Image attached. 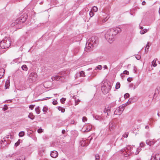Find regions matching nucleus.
I'll list each match as a JSON object with an SVG mask.
<instances>
[{
  "label": "nucleus",
  "instance_id": "f257e3e1",
  "mask_svg": "<svg viewBox=\"0 0 160 160\" xmlns=\"http://www.w3.org/2000/svg\"><path fill=\"white\" fill-rule=\"evenodd\" d=\"M121 31V29L118 27L111 28L105 34V38L109 43H112L114 40L115 36Z\"/></svg>",
  "mask_w": 160,
  "mask_h": 160
},
{
  "label": "nucleus",
  "instance_id": "f03ea898",
  "mask_svg": "<svg viewBox=\"0 0 160 160\" xmlns=\"http://www.w3.org/2000/svg\"><path fill=\"white\" fill-rule=\"evenodd\" d=\"M28 16L26 14L22 15L19 18L12 21L11 24L12 27L15 26L16 29L21 28L22 26V24L24 23L27 20Z\"/></svg>",
  "mask_w": 160,
  "mask_h": 160
},
{
  "label": "nucleus",
  "instance_id": "7ed1b4c3",
  "mask_svg": "<svg viewBox=\"0 0 160 160\" xmlns=\"http://www.w3.org/2000/svg\"><path fill=\"white\" fill-rule=\"evenodd\" d=\"M98 43V38L97 36H92L86 43V48L90 49L91 47H94Z\"/></svg>",
  "mask_w": 160,
  "mask_h": 160
},
{
  "label": "nucleus",
  "instance_id": "20e7f679",
  "mask_svg": "<svg viewBox=\"0 0 160 160\" xmlns=\"http://www.w3.org/2000/svg\"><path fill=\"white\" fill-rule=\"evenodd\" d=\"M11 45L9 38H6L0 42V48L2 49H5L9 48Z\"/></svg>",
  "mask_w": 160,
  "mask_h": 160
},
{
  "label": "nucleus",
  "instance_id": "39448f33",
  "mask_svg": "<svg viewBox=\"0 0 160 160\" xmlns=\"http://www.w3.org/2000/svg\"><path fill=\"white\" fill-rule=\"evenodd\" d=\"M37 74L35 72H32L30 74L29 80L32 82H35L37 80Z\"/></svg>",
  "mask_w": 160,
  "mask_h": 160
},
{
  "label": "nucleus",
  "instance_id": "423d86ee",
  "mask_svg": "<svg viewBox=\"0 0 160 160\" xmlns=\"http://www.w3.org/2000/svg\"><path fill=\"white\" fill-rule=\"evenodd\" d=\"M65 74V72H62L60 73H59V75L52 77V81H58L60 79V78L63 77L64 76Z\"/></svg>",
  "mask_w": 160,
  "mask_h": 160
},
{
  "label": "nucleus",
  "instance_id": "0eeeda50",
  "mask_svg": "<svg viewBox=\"0 0 160 160\" xmlns=\"http://www.w3.org/2000/svg\"><path fill=\"white\" fill-rule=\"evenodd\" d=\"M101 90L102 93L104 94L107 93L109 91V88L104 85L102 86Z\"/></svg>",
  "mask_w": 160,
  "mask_h": 160
},
{
  "label": "nucleus",
  "instance_id": "6e6552de",
  "mask_svg": "<svg viewBox=\"0 0 160 160\" xmlns=\"http://www.w3.org/2000/svg\"><path fill=\"white\" fill-rule=\"evenodd\" d=\"M115 127V123L113 122H110L108 125V128L110 131L113 130Z\"/></svg>",
  "mask_w": 160,
  "mask_h": 160
},
{
  "label": "nucleus",
  "instance_id": "1a4fd4ad",
  "mask_svg": "<svg viewBox=\"0 0 160 160\" xmlns=\"http://www.w3.org/2000/svg\"><path fill=\"white\" fill-rule=\"evenodd\" d=\"M122 110L120 109V107H119L117 108L114 112V114L115 115H120L122 113Z\"/></svg>",
  "mask_w": 160,
  "mask_h": 160
},
{
  "label": "nucleus",
  "instance_id": "9d476101",
  "mask_svg": "<svg viewBox=\"0 0 160 160\" xmlns=\"http://www.w3.org/2000/svg\"><path fill=\"white\" fill-rule=\"evenodd\" d=\"M151 160H160V154H155L152 157Z\"/></svg>",
  "mask_w": 160,
  "mask_h": 160
},
{
  "label": "nucleus",
  "instance_id": "9b49d317",
  "mask_svg": "<svg viewBox=\"0 0 160 160\" xmlns=\"http://www.w3.org/2000/svg\"><path fill=\"white\" fill-rule=\"evenodd\" d=\"M50 155L52 157L55 158L58 156V153L57 151H53L51 152Z\"/></svg>",
  "mask_w": 160,
  "mask_h": 160
},
{
  "label": "nucleus",
  "instance_id": "f8f14e48",
  "mask_svg": "<svg viewBox=\"0 0 160 160\" xmlns=\"http://www.w3.org/2000/svg\"><path fill=\"white\" fill-rule=\"evenodd\" d=\"M81 144L82 147H85L87 146L89 143L88 142V140L87 141H83L82 140L81 142Z\"/></svg>",
  "mask_w": 160,
  "mask_h": 160
},
{
  "label": "nucleus",
  "instance_id": "ddd939ff",
  "mask_svg": "<svg viewBox=\"0 0 160 160\" xmlns=\"http://www.w3.org/2000/svg\"><path fill=\"white\" fill-rule=\"evenodd\" d=\"M110 107L108 106L107 108L106 107L105 109L104 110V112H106L107 113V115L108 116L109 115V114L111 112L110 110Z\"/></svg>",
  "mask_w": 160,
  "mask_h": 160
},
{
  "label": "nucleus",
  "instance_id": "4468645a",
  "mask_svg": "<svg viewBox=\"0 0 160 160\" xmlns=\"http://www.w3.org/2000/svg\"><path fill=\"white\" fill-rule=\"evenodd\" d=\"M3 139H4V141L2 140L0 141V144L2 145V146L3 147H5L6 144L8 143L4 138H3Z\"/></svg>",
  "mask_w": 160,
  "mask_h": 160
},
{
  "label": "nucleus",
  "instance_id": "2eb2a0df",
  "mask_svg": "<svg viewBox=\"0 0 160 160\" xmlns=\"http://www.w3.org/2000/svg\"><path fill=\"white\" fill-rule=\"evenodd\" d=\"M146 143L147 145L151 146L153 145L155 143V142L153 141L147 140L146 141Z\"/></svg>",
  "mask_w": 160,
  "mask_h": 160
},
{
  "label": "nucleus",
  "instance_id": "dca6fc26",
  "mask_svg": "<svg viewBox=\"0 0 160 160\" xmlns=\"http://www.w3.org/2000/svg\"><path fill=\"white\" fill-rule=\"evenodd\" d=\"M34 116L32 113H30L28 116V117L32 120H33L34 118Z\"/></svg>",
  "mask_w": 160,
  "mask_h": 160
},
{
  "label": "nucleus",
  "instance_id": "f3484780",
  "mask_svg": "<svg viewBox=\"0 0 160 160\" xmlns=\"http://www.w3.org/2000/svg\"><path fill=\"white\" fill-rule=\"evenodd\" d=\"M158 61V59L156 58V59H154L152 62V65L153 67H156L157 65V64L156 63V61Z\"/></svg>",
  "mask_w": 160,
  "mask_h": 160
},
{
  "label": "nucleus",
  "instance_id": "a211bd4d",
  "mask_svg": "<svg viewBox=\"0 0 160 160\" xmlns=\"http://www.w3.org/2000/svg\"><path fill=\"white\" fill-rule=\"evenodd\" d=\"M4 70L2 68L0 69V79L2 78V77L4 75Z\"/></svg>",
  "mask_w": 160,
  "mask_h": 160
},
{
  "label": "nucleus",
  "instance_id": "6ab92c4d",
  "mask_svg": "<svg viewBox=\"0 0 160 160\" xmlns=\"http://www.w3.org/2000/svg\"><path fill=\"white\" fill-rule=\"evenodd\" d=\"M116 105V103L115 102H113L111 103L108 106L110 108H112L114 107Z\"/></svg>",
  "mask_w": 160,
  "mask_h": 160
},
{
  "label": "nucleus",
  "instance_id": "aec40b11",
  "mask_svg": "<svg viewBox=\"0 0 160 160\" xmlns=\"http://www.w3.org/2000/svg\"><path fill=\"white\" fill-rule=\"evenodd\" d=\"M35 110L37 114H39L40 113V111L39 109V107L35 108Z\"/></svg>",
  "mask_w": 160,
  "mask_h": 160
},
{
  "label": "nucleus",
  "instance_id": "412c9836",
  "mask_svg": "<svg viewBox=\"0 0 160 160\" xmlns=\"http://www.w3.org/2000/svg\"><path fill=\"white\" fill-rule=\"evenodd\" d=\"M48 110V107H46V106H44L43 107V108L42 109V111L43 112H44V113H46L47 112Z\"/></svg>",
  "mask_w": 160,
  "mask_h": 160
},
{
  "label": "nucleus",
  "instance_id": "4be33fe9",
  "mask_svg": "<svg viewBox=\"0 0 160 160\" xmlns=\"http://www.w3.org/2000/svg\"><path fill=\"white\" fill-rule=\"evenodd\" d=\"M58 109L59 111H61L62 112H64L65 111V110L64 108H62L60 106L58 107Z\"/></svg>",
  "mask_w": 160,
  "mask_h": 160
},
{
  "label": "nucleus",
  "instance_id": "5701e85b",
  "mask_svg": "<svg viewBox=\"0 0 160 160\" xmlns=\"http://www.w3.org/2000/svg\"><path fill=\"white\" fill-rule=\"evenodd\" d=\"M92 128V126L90 125H89L87 128L84 131V132H88Z\"/></svg>",
  "mask_w": 160,
  "mask_h": 160
},
{
  "label": "nucleus",
  "instance_id": "b1692460",
  "mask_svg": "<svg viewBox=\"0 0 160 160\" xmlns=\"http://www.w3.org/2000/svg\"><path fill=\"white\" fill-rule=\"evenodd\" d=\"M22 69L25 71H27L28 70V68L27 66L25 65H23L22 66Z\"/></svg>",
  "mask_w": 160,
  "mask_h": 160
},
{
  "label": "nucleus",
  "instance_id": "393cba45",
  "mask_svg": "<svg viewBox=\"0 0 160 160\" xmlns=\"http://www.w3.org/2000/svg\"><path fill=\"white\" fill-rule=\"evenodd\" d=\"M120 84L119 82H117L116 85V89H118L120 88Z\"/></svg>",
  "mask_w": 160,
  "mask_h": 160
},
{
  "label": "nucleus",
  "instance_id": "a878e982",
  "mask_svg": "<svg viewBox=\"0 0 160 160\" xmlns=\"http://www.w3.org/2000/svg\"><path fill=\"white\" fill-rule=\"evenodd\" d=\"M24 135V132L23 131L20 132L19 133V136L20 137H22Z\"/></svg>",
  "mask_w": 160,
  "mask_h": 160
},
{
  "label": "nucleus",
  "instance_id": "bb28decb",
  "mask_svg": "<svg viewBox=\"0 0 160 160\" xmlns=\"http://www.w3.org/2000/svg\"><path fill=\"white\" fill-rule=\"evenodd\" d=\"M80 77H84L85 76V75L84 74V73L83 71H81L80 72Z\"/></svg>",
  "mask_w": 160,
  "mask_h": 160
},
{
  "label": "nucleus",
  "instance_id": "cd10ccee",
  "mask_svg": "<svg viewBox=\"0 0 160 160\" xmlns=\"http://www.w3.org/2000/svg\"><path fill=\"white\" fill-rule=\"evenodd\" d=\"M95 160H100V157L98 154H97L95 156Z\"/></svg>",
  "mask_w": 160,
  "mask_h": 160
},
{
  "label": "nucleus",
  "instance_id": "c85d7f7f",
  "mask_svg": "<svg viewBox=\"0 0 160 160\" xmlns=\"http://www.w3.org/2000/svg\"><path fill=\"white\" fill-rule=\"evenodd\" d=\"M6 138L7 139H12V136L11 135H7L6 136Z\"/></svg>",
  "mask_w": 160,
  "mask_h": 160
},
{
  "label": "nucleus",
  "instance_id": "c756f323",
  "mask_svg": "<svg viewBox=\"0 0 160 160\" xmlns=\"http://www.w3.org/2000/svg\"><path fill=\"white\" fill-rule=\"evenodd\" d=\"M102 68V67L101 65H98L97 67L96 68V70H100Z\"/></svg>",
  "mask_w": 160,
  "mask_h": 160
},
{
  "label": "nucleus",
  "instance_id": "7c9ffc66",
  "mask_svg": "<svg viewBox=\"0 0 160 160\" xmlns=\"http://www.w3.org/2000/svg\"><path fill=\"white\" fill-rule=\"evenodd\" d=\"M126 106V104H123L122 105V106H120L119 107H120V109L122 110V111H123L124 109V107Z\"/></svg>",
  "mask_w": 160,
  "mask_h": 160
},
{
  "label": "nucleus",
  "instance_id": "2f4dec72",
  "mask_svg": "<svg viewBox=\"0 0 160 160\" xmlns=\"http://www.w3.org/2000/svg\"><path fill=\"white\" fill-rule=\"evenodd\" d=\"M128 132H125L122 135L123 137L127 138L128 137Z\"/></svg>",
  "mask_w": 160,
  "mask_h": 160
},
{
  "label": "nucleus",
  "instance_id": "473e14b6",
  "mask_svg": "<svg viewBox=\"0 0 160 160\" xmlns=\"http://www.w3.org/2000/svg\"><path fill=\"white\" fill-rule=\"evenodd\" d=\"M66 100V98H62L60 99V101L63 104L65 103V101Z\"/></svg>",
  "mask_w": 160,
  "mask_h": 160
},
{
  "label": "nucleus",
  "instance_id": "72a5a7b5",
  "mask_svg": "<svg viewBox=\"0 0 160 160\" xmlns=\"http://www.w3.org/2000/svg\"><path fill=\"white\" fill-rule=\"evenodd\" d=\"M89 14L90 17H92L94 15V13L92 10L89 12Z\"/></svg>",
  "mask_w": 160,
  "mask_h": 160
},
{
  "label": "nucleus",
  "instance_id": "f704fd0d",
  "mask_svg": "<svg viewBox=\"0 0 160 160\" xmlns=\"http://www.w3.org/2000/svg\"><path fill=\"white\" fill-rule=\"evenodd\" d=\"M92 10L96 12L98 10V8L94 6L92 8Z\"/></svg>",
  "mask_w": 160,
  "mask_h": 160
},
{
  "label": "nucleus",
  "instance_id": "c9c22d12",
  "mask_svg": "<svg viewBox=\"0 0 160 160\" xmlns=\"http://www.w3.org/2000/svg\"><path fill=\"white\" fill-rule=\"evenodd\" d=\"M95 118L97 120H99L101 119V117L99 116L96 115L95 116Z\"/></svg>",
  "mask_w": 160,
  "mask_h": 160
},
{
  "label": "nucleus",
  "instance_id": "e433bc0d",
  "mask_svg": "<svg viewBox=\"0 0 160 160\" xmlns=\"http://www.w3.org/2000/svg\"><path fill=\"white\" fill-rule=\"evenodd\" d=\"M129 96L130 95L129 93H126L124 95V97L125 98H128L129 97Z\"/></svg>",
  "mask_w": 160,
  "mask_h": 160
},
{
  "label": "nucleus",
  "instance_id": "4c0bfd02",
  "mask_svg": "<svg viewBox=\"0 0 160 160\" xmlns=\"http://www.w3.org/2000/svg\"><path fill=\"white\" fill-rule=\"evenodd\" d=\"M20 144V139H19L18 141L15 143V145L16 147L18 146Z\"/></svg>",
  "mask_w": 160,
  "mask_h": 160
},
{
  "label": "nucleus",
  "instance_id": "58836bf2",
  "mask_svg": "<svg viewBox=\"0 0 160 160\" xmlns=\"http://www.w3.org/2000/svg\"><path fill=\"white\" fill-rule=\"evenodd\" d=\"M123 74H124L128 75L129 74V72L127 70H125L123 72Z\"/></svg>",
  "mask_w": 160,
  "mask_h": 160
},
{
  "label": "nucleus",
  "instance_id": "ea45409f",
  "mask_svg": "<svg viewBox=\"0 0 160 160\" xmlns=\"http://www.w3.org/2000/svg\"><path fill=\"white\" fill-rule=\"evenodd\" d=\"M9 85L8 83L7 82H6L5 85V87L6 89L8 88L9 87Z\"/></svg>",
  "mask_w": 160,
  "mask_h": 160
},
{
  "label": "nucleus",
  "instance_id": "a19ab883",
  "mask_svg": "<svg viewBox=\"0 0 160 160\" xmlns=\"http://www.w3.org/2000/svg\"><path fill=\"white\" fill-rule=\"evenodd\" d=\"M87 118L85 117H83L82 118V121L83 122H85V121H87Z\"/></svg>",
  "mask_w": 160,
  "mask_h": 160
},
{
  "label": "nucleus",
  "instance_id": "79ce46f5",
  "mask_svg": "<svg viewBox=\"0 0 160 160\" xmlns=\"http://www.w3.org/2000/svg\"><path fill=\"white\" fill-rule=\"evenodd\" d=\"M38 132L39 133H41L43 132V130L42 128H39L38 130Z\"/></svg>",
  "mask_w": 160,
  "mask_h": 160
},
{
  "label": "nucleus",
  "instance_id": "37998d69",
  "mask_svg": "<svg viewBox=\"0 0 160 160\" xmlns=\"http://www.w3.org/2000/svg\"><path fill=\"white\" fill-rule=\"evenodd\" d=\"M34 105H31L29 106V108L31 109L32 110L34 108Z\"/></svg>",
  "mask_w": 160,
  "mask_h": 160
},
{
  "label": "nucleus",
  "instance_id": "c03bdc74",
  "mask_svg": "<svg viewBox=\"0 0 160 160\" xmlns=\"http://www.w3.org/2000/svg\"><path fill=\"white\" fill-rule=\"evenodd\" d=\"M132 80V78H131L129 77L128 78L127 81L128 82H131Z\"/></svg>",
  "mask_w": 160,
  "mask_h": 160
},
{
  "label": "nucleus",
  "instance_id": "a18cd8bd",
  "mask_svg": "<svg viewBox=\"0 0 160 160\" xmlns=\"http://www.w3.org/2000/svg\"><path fill=\"white\" fill-rule=\"evenodd\" d=\"M141 150V149L140 148H137V150L138 151V152H137V153H136V154H138L139 153V152Z\"/></svg>",
  "mask_w": 160,
  "mask_h": 160
},
{
  "label": "nucleus",
  "instance_id": "49530a36",
  "mask_svg": "<svg viewBox=\"0 0 160 160\" xmlns=\"http://www.w3.org/2000/svg\"><path fill=\"white\" fill-rule=\"evenodd\" d=\"M149 46L148 45V42L147 43L146 47H145V51L146 50V49H148L149 48Z\"/></svg>",
  "mask_w": 160,
  "mask_h": 160
},
{
  "label": "nucleus",
  "instance_id": "de8ad7c7",
  "mask_svg": "<svg viewBox=\"0 0 160 160\" xmlns=\"http://www.w3.org/2000/svg\"><path fill=\"white\" fill-rule=\"evenodd\" d=\"M144 143L143 142H141L140 143V145L141 147H143L144 146Z\"/></svg>",
  "mask_w": 160,
  "mask_h": 160
},
{
  "label": "nucleus",
  "instance_id": "09e8293b",
  "mask_svg": "<svg viewBox=\"0 0 160 160\" xmlns=\"http://www.w3.org/2000/svg\"><path fill=\"white\" fill-rule=\"evenodd\" d=\"M58 103V102L57 101H53L52 102V103L53 105H56Z\"/></svg>",
  "mask_w": 160,
  "mask_h": 160
},
{
  "label": "nucleus",
  "instance_id": "8fccbe9b",
  "mask_svg": "<svg viewBox=\"0 0 160 160\" xmlns=\"http://www.w3.org/2000/svg\"><path fill=\"white\" fill-rule=\"evenodd\" d=\"M136 58L138 60H139L141 58V57L139 55H137V56L136 57Z\"/></svg>",
  "mask_w": 160,
  "mask_h": 160
},
{
  "label": "nucleus",
  "instance_id": "3c124183",
  "mask_svg": "<svg viewBox=\"0 0 160 160\" xmlns=\"http://www.w3.org/2000/svg\"><path fill=\"white\" fill-rule=\"evenodd\" d=\"M109 17H107L106 18H105L104 19L103 21L104 22H105L106 21L109 19Z\"/></svg>",
  "mask_w": 160,
  "mask_h": 160
},
{
  "label": "nucleus",
  "instance_id": "603ef678",
  "mask_svg": "<svg viewBox=\"0 0 160 160\" xmlns=\"http://www.w3.org/2000/svg\"><path fill=\"white\" fill-rule=\"evenodd\" d=\"M133 86V84L132 83H131L130 84L129 87L130 88H132Z\"/></svg>",
  "mask_w": 160,
  "mask_h": 160
},
{
  "label": "nucleus",
  "instance_id": "864d4df0",
  "mask_svg": "<svg viewBox=\"0 0 160 160\" xmlns=\"http://www.w3.org/2000/svg\"><path fill=\"white\" fill-rule=\"evenodd\" d=\"M140 33L142 34H144L145 33V32L143 31H140Z\"/></svg>",
  "mask_w": 160,
  "mask_h": 160
},
{
  "label": "nucleus",
  "instance_id": "5fc2aeb1",
  "mask_svg": "<svg viewBox=\"0 0 160 160\" xmlns=\"http://www.w3.org/2000/svg\"><path fill=\"white\" fill-rule=\"evenodd\" d=\"M65 130L64 129H63L62 130V133L63 134H64L65 133Z\"/></svg>",
  "mask_w": 160,
  "mask_h": 160
},
{
  "label": "nucleus",
  "instance_id": "6e6d98bb",
  "mask_svg": "<svg viewBox=\"0 0 160 160\" xmlns=\"http://www.w3.org/2000/svg\"><path fill=\"white\" fill-rule=\"evenodd\" d=\"M13 155V154H12L11 155L10 154L9 155H8L7 156V157H12V156Z\"/></svg>",
  "mask_w": 160,
  "mask_h": 160
},
{
  "label": "nucleus",
  "instance_id": "4d7b16f0",
  "mask_svg": "<svg viewBox=\"0 0 160 160\" xmlns=\"http://www.w3.org/2000/svg\"><path fill=\"white\" fill-rule=\"evenodd\" d=\"M146 2L145 1H143L142 2V4L143 5H145Z\"/></svg>",
  "mask_w": 160,
  "mask_h": 160
},
{
  "label": "nucleus",
  "instance_id": "13d9d810",
  "mask_svg": "<svg viewBox=\"0 0 160 160\" xmlns=\"http://www.w3.org/2000/svg\"><path fill=\"white\" fill-rule=\"evenodd\" d=\"M143 31L145 33L147 32V30L146 29H144Z\"/></svg>",
  "mask_w": 160,
  "mask_h": 160
},
{
  "label": "nucleus",
  "instance_id": "bf43d9fd",
  "mask_svg": "<svg viewBox=\"0 0 160 160\" xmlns=\"http://www.w3.org/2000/svg\"><path fill=\"white\" fill-rule=\"evenodd\" d=\"M91 79V77H89L88 78V81H90Z\"/></svg>",
  "mask_w": 160,
  "mask_h": 160
},
{
  "label": "nucleus",
  "instance_id": "052dcab7",
  "mask_svg": "<svg viewBox=\"0 0 160 160\" xmlns=\"http://www.w3.org/2000/svg\"><path fill=\"white\" fill-rule=\"evenodd\" d=\"M120 75L121 77H122L123 76H124V74L123 73H121Z\"/></svg>",
  "mask_w": 160,
  "mask_h": 160
},
{
  "label": "nucleus",
  "instance_id": "680f3d73",
  "mask_svg": "<svg viewBox=\"0 0 160 160\" xmlns=\"http://www.w3.org/2000/svg\"><path fill=\"white\" fill-rule=\"evenodd\" d=\"M145 128L148 129L149 128V127L148 126H146L145 127Z\"/></svg>",
  "mask_w": 160,
  "mask_h": 160
},
{
  "label": "nucleus",
  "instance_id": "e2e57ef3",
  "mask_svg": "<svg viewBox=\"0 0 160 160\" xmlns=\"http://www.w3.org/2000/svg\"><path fill=\"white\" fill-rule=\"evenodd\" d=\"M157 115L159 116V117H160V112H158V113L157 114Z\"/></svg>",
  "mask_w": 160,
  "mask_h": 160
},
{
  "label": "nucleus",
  "instance_id": "0e129e2a",
  "mask_svg": "<svg viewBox=\"0 0 160 160\" xmlns=\"http://www.w3.org/2000/svg\"><path fill=\"white\" fill-rule=\"evenodd\" d=\"M143 28V27H142V26H141V27H140V29H142Z\"/></svg>",
  "mask_w": 160,
  "mask_h": 160
},
{
  "label": "nucleus",
  "instance_id": "69168bd1",
  "mask_svg": "<svg viewBox=\"0 0 160 160\" xmlns=\"http://www.w3.org/2000/svg\"><path fill=\"white\" fill-rule=\"evenodd\" d=\"M104 68L106 69L107 68V66L105 65L104 66Z\"/></svg>",
  "mask_w": 160,
  "mask_h": 160
},
{
  "label": "nucleus",
  "instance_id": "338daca9",
  "mask_svg": "<svg viewBox=\"0 0 160 160\" xmlns=\"http://www.w3.org/2000/svg\"><path fill=\"white\" fill-rule=\"evenodd\" d=\"M158 12H159V14H160V8H159Z\"/></svg>",
  "mask_w": 160,
  "mask_h": 160
},
{
  "label": "nucleus",
  "instance_id": "774afa93",
  "mask_svg": "<svg viewBox=\"0 0 160 160\" xmlns=\"http://www.w3.org/2000/svg\"><path fill=\"white\" fill-rule=\"evenodd\" d=\"M92 69V68H89L88 70H91Z\"/></svg>",
  "mask_w": 160,
  "mask_h": 160
}]
</instances>
